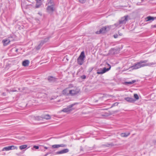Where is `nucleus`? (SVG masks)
Masks as SVG:
<instances>
[{"label":"nucleus","mask_w":156,"mask_h":156,"mask_svg":"<svg viewBox=\"0 0 156 156\" xmlns=\"http://www.w3.org/2000/svg\"><path fill=\"white\" fill-rule=\"evenodd\" d=\"M130 134V133L128 132L127 133H122L121 134V136L122 137H127Z\"/></svg>","instance_id":"21"},{"label":"nucleus","mask_w":156,"mask_h":156,"mask_svg":"<svg viewBox=\"0 0 156 156\" xmlns=\"http://www.w3.org/2000/svg\"><path fill=\"white\" fill-rule=\"evenodd\" d=\"M85 57L84 51H82L77 58V62L78 64L80 65H82L84 62Z\"/></svg>","instance_id":"3"},{"label":"nucleus","mask_w":156,"mask_h":156,"mask_svg":"<svg viewBox=\"0 0 156 156\" xmlns=\"http://www.w3.org/2000/svg\"><path fill=\"white\" fill-rule=\"evenodd\" d=\"M42 119L41 116H37L35 117V119L38 121L41 120Z\"/></svg>","instance_id":"26"},{"label":"nucleus","mask_w":156,"mask_h":156,"mask_svg":"<svg viewBox=\"0 0 156 156\" xmlns=\"http://www.w3.org/2000/svg\"><path fill=\"white\" fill-rule=\"evenodd\" d=\"M108 65L110 66L109 68H106L105 67L103 69L98 70L97 73L98 74H103L109 70L111 68V66L109 65Z\"/></svg>","instance_id":"7"},{"label":"nucleus","mask_w":156,"mask_h":156,"mask_svg":"<svg viewBox=\"0 0 156 156\" xmlns=\"http://www.w3.org/2000/svg\"><path fill=\"white\" fill-rule=\"evenodd\" d=\"M128 16L127 15L125 16H124L122 17L119 21V24H121V26L125 25L128 20Z\"/></svg>","instance_id":"5"},{"label":"nucleus","mask_w":156,"mask_h":156,"mask_svg":"<svg viewBox=\"0 0 156 156\" xmlns=\"http://www.w3.org/2000/svg\"><path fill=\"white\" fill-rule=\"evenodd\" d=\"M151 27L152 28H156V25H152Z\"/></svg>","instance_id":"38"},{"label":"nucleus","mask_w":156,"mask_h":156,"mask_svg":"<svg viewBox=\"0 0 156 156\" xmlns=\"http://www.w3.org/2000/svg\"><path fill=\"white\" fill-rule=\"evenodd\" d=\"M77 104V103H75L70 105L67 106L66 108H63L62 111L65 112H70L73 110L72 108Z\"/></svg>","instance_id":"4"},{"label":"nucleus","mask_w":156,"mask_h":156,"mask_svg":"<svg viewBox=\"0 0 156 156\" xmlns=\"http://www.w3.org/2000/svg\"><path fill=\"white\" fill-rule=\"evenodd\" d=\"M154 19H156V17H154Z\"/></svg>","instance_id":"43"},{"label":"nucleus","mask_w":156,"mask_h":156,"mask_svg":"<svg viewBox=\"0 0 156 156\" xmlns=\"http://www.w3.org/2000/svg\"><path fill=\"white\" fill-rule=\"evenodd\" d=\"M50 151H51V152H50L48 153H47L44 156H47L48 154H52V152L51 151V150Z\"/></svg>","instance_id":"34"},{"label":"nucleus","mask_w":156,"mask_h":156,"mask_svg":"<svg viewBox=\"0 0 156 156\" xmlns=\"http://www.w3.org/2000/svg\"><path fill=\"white\" fill-rule=\"evenodd\" d=\"M41 117L43 119H45L47 120L49 119H51L50 116L48 114L42 115H41Z\"/></svg>","instance_id":"19"},{"label":"nucleus","mask_w":156,"mask_h":156,"mask_svg":"<svg viewBox=\"0 0 156 156\" xmlns=\"http://www.w3.org/2000/svg\"><path fill=\"white\" fill-rule=\"evenodd\" d=\"M124 99L127 102L129 103H134L136 101V100H134L133 98H125Z\"/></svg>","instance_id":"12"},{"label":"nucleus","mask_w":156,"mask_h":156,"mask_svg":"<svg viewBox=\"0 0 156 156\" xmlns=\"http://www.w3.org/2000/svg\"><path fill=\"white\" fill-rule=\"evenodd\" d=\"M48 5H54V3L53 2V0H50L48 2Z\"/></svg>","instance_id":"27"},{"label":"nucleus","mask_w":156,"mask_h":156,"mask_svg":"<svg viewBox=\"0 0 156 156\" xmlns=\"http://www.w3.org/2000/svg\"><path fill=\"white\" fill-rule=\"evenodd\" d=\"M69 95H74L77 94L79 93V91L76 90H69Z\"/></svg>","instance_id":"15"},{"label":"nucleus","mask_w":156,"mask_h":156,"mask_svg":"<svg viewBox=\"0 0 156 156\" xmlns=\"http://www.w3.org/2000/svg\"><path fill=\"white\" fill-rule=\"evenodd\" d=\"M11 37H10L9 38V39H5L2 40V42L4 46H7L9 44L11 41L10 38Z\"/></svg>","instance_id":"10"},{"label":"nucleus","mask_w":156,"mask_h":156,"mask_svg":"<svg viewBox=\"0 0 156 156\" xmlns=\"http://www.w3.org/2000/svg\"><path fill=\"white\" fill-rule=\"evenodd\" d=\"M49 40L48 38H46L44 39V40H41L40 44L38 45L37 46L35 47L36 49L37 50H39L41 47L42 46L43 44L47 42Z\"/></svg>","instance_id":"6"},{"label":"nucleus","mask_w":156,"mask_h":156,"mask_svg":"<svg viewBox=\"0 0 156 156\" xmlns=\"http://www.w3.org/2000/svg\"><path fill=\"white\" fill-rule=\"evenodd\" d=\"M154 20V17L151 16H148L145 18V20L146 22H147L150 20Z\"/></svg>","instance_id":"17"},{"label":"nucleus","mask_w":156,"mask_h":156,"mask_svg":"<svg viewBox=\"0 0 156 156\" xmlns=\"http://www.w3.org/2000/svg\"><path fill=\"white\" fill-rule=\"evenodd\" d=\"M105 146L107 147H110V146H113V144L112 143L111 144H107L105 145Z\"/></svg>","instance_id":"29"},{"label":"nucleus","mask_w":156,"mask_h":156,"mask_svg":"<svg viewBox=\"0 0 156 156\" xmlns=\"http://www.w3.org/2000/svg\"><path fill=\"white\" fill-rule=\"evenodd\" d=\"M118 35L117 34H115L114 35V37L115 38H117L118 37Z\"/></svg>","instance_id":"36"},{"label":"nucleus","mask_w":156,"mask_h":156,"mask_svg":"<svg viewBox=\"0 0 156 156\" xmlns=\"http://www.w3.org/2000/svg\"><path fill=\"white\" fill-rule=\"evenodd\" d=\"M114 25L107 26L102 28L99 31H97L96 33L97 34H99L101 33H104L108 31Z\"/></svg>","instance_id":"2"},{"label":"nucleus","mask_w":156,"mask_h":156,"mask_svg":"<svg viewBox=\"0 0 156 156\" xmlns=\"http://www.w3.org/2000/svg\"><path fill=\"white\" fill-rule=\"evenodd\" d=\"M93 69V68H92L91 69V70L90 71V72Z\"/></svg>","instance_id":"42"},{"label":"nucleus","mask_w":156,"mask_h":156,"mask_svg":"<svg viewBox=\"0 0 156 156\" xmlns=\"http://www.w3.org/2000/svg\"><path fill=\"white\" fill-rule=\"evenodd\" d=\"M36 4L35 7L36 8H39L41 5V1H38V0H36Z\"/></svg>","instance_id":"20"},{"label":"nucleus","mask_w":156,"mask_h":156,"mask_svg":"<svg viewBox=\"0 0 156 156\" xmlns=\"http://www.w3.org/2000/svg\"><path fill=\"white\" fill-rule=\"evenodd\" d=\"M39 147L38 146H34V148H35L36 149H38L39 148Z\"/></svg>","instance_id":"37"},{"label":"nucleus","mask_w":156,"mask_h":156,"mask_svg":"<svg viewBox=\"0 0 156 156\" xmlns=\"http://www.w3.org/2000/svg\"><path fill=\"white\" fill-rule=\"evenodd\" d=\"M27 147V145H21V146H20L19 148L20 150H22L23 149L26 148Z\"/></svg>","instance_id":"24"},{"label":"nucleus","mask_w":156,"mask_h":156,"mask_svg":"<svg viewBox=\"0 0 156 156\" xmlns=\"http://www.w3.org/2000/svg\"><path fill=\"white\" fill-rule=\"evenodd\" d=\"M59 147H66V144H59Z\"/></svg>","instance_id":"30"},{"label":"nucleus","mask_w":156,"mask_h":156,"mask_svg":"<svg viewBox=\"0 0 156 156\" xmlns=\"http://www.w3.org/2000/svg\"><path fill=\"white\" fill-rule=\"evenodd\" d=\"M15 149H17V147L13 145H12L4 147L2 149V151H8L10 150H14Z\"/></svg>","instance_id":"8"},{"label":"nucleus","mask_w":156,"mask_h":156,"mask_svg":"<svg viewBox=\"0 0 156 156\" xmlns=\"http://www.w3.org/2000/svg\"><path fill=\"white\" fill-rule=\"evenodd\" d=\"M69 90L68 88H66L62 90V94L64 95L69 96Z\"/></svg>","instance_id":"13"},{"label":"nucleus","mask_w":156,"mask_h":156,"mask_svg":"<svg viewBox=\"0 0 156 156\" xmlns=\"http://www.w3.org/2000/svg\"><path fill=\"white\" fill-rule=\"evenodd\" d=\"M16 91H17V90H16L12 89H10L9 90V92H16Z\"/></svg>","instance_id":"33"},{"label":"nucleus","mask_w":156,"mask_h":156,"mask_svg":"<svg viewBox=\"0 0 156 156\" xmlns=\"http://www.w3.org/2000/svg\"><path fill=\"white\" fill-rule=\"evenodd\" d=\"M118 105V104L117 103H114V104H113L112 105V107H113V106H116V105Z\"/></svg>","instance_id":"35"},{"label":"nucleus","mask_w":156,"mask_h":156,"mask_svg":"<svg viewBox=\"0 0 156 156\" xmlns=\"http://www.w3.org/2000/svg\"><path fill=\"white\" fill-rule=\"evenodd\" d=\"M52 148H57L59 147V144H55L52 145Z\"/></svg>","instance_id":"25"},{"label":"nucleus","mask_w":156,"mask_h":156,"mask_svg":"<svg viewBox=\"0 0 156 156\" xmlns=\"http://www.w3.org/2000/svg\"><path fill=\"white\" fill-rule=\"evenodd\" d=\"M54 5H48L47 8V10L48 12L49 13L52 12L54 11Z\"/></svg>","instance_id":"11"},{"label":"nucleus","mask_w":156,"mask_h":156,"mask_svg":"<svg viewBox=\"0 0 156 156\" xmlns=\"http://www.w3.org/2000/svg\"><path fill=\"white\" fill-rule=\"evenodd\" d=\"M148 62L147 60H141L139 62L135 63L133 66L129 67L132 69H136L141 67L145 66V63Z\"/></svg>","instance_id":"1"},{"label":"nucleus","mask_w":156,"mask_h":156,"mask_svg":"<svg viewBox=\"0 0 156 156\" xmlns=\"http://www.w3.org/2000/svg\"><path fill=\"white\" fill-rule=\"evenodd\" d=\"M118 34L119 35L122 36V34L120 33L119 31L118 32Z\"/></svg>","instance_id":"39"},{"label":"nucleus","mask_w":156,"mask_h":156,"mask_svg":"<svg viewBox=\"0 0 156 156\" xmlns=\"http://www.w3.org/2000/svg\"><path fill=\"white\" fill-rule=\"evenodd\" d=\"M44 148L46 149H47L48 148L46 147H44Z\"/></svg>","instance_id":"40"},{"label":"nucleus","mask_w":156,"mask_h":156,"mask_svg":"<svg viewBox=\"0 0 156 156\" xmlns=\"http://www.w3.org/2000/svg\"><path fill=\"white\" fill-rule=\"evenodd\" d=\"M136 82V80H134L131 81L130 82H125V84L126 85L129 84H133L134 83H135Z\"/></svg>","instance_id":"22"},{"label":"nucleus","mask_w":156,"mask_h":156,"mask_svg":"<svg viewBox=\"0 0 156 156\" xmlns=\"http://www.w3.org/2000/svg\"><path fill=\"white\" fill-rule=\"evenodd\" d=\"M134 97L136 100H137L139 99V96L137 94H134Z\"/></svg>","instance_id":"28"},{"label":"nucleus","mask_w":156,"mask_h":156,"mask_svg":"<svg viewBox=\"0 0 156 156\" xmlns=\"http://www.w3.org/2000/svg\"><path fill=\"white\" fill-rule=\"evenodd\" d=\"M113 25L114 27L115 26V27L117 28H119V27L122 26L121 24H119V21L118 22L115 23Z\"/></svg>","instance_id":"23"},{"label":"nucleus","mask_w":156,"mask_h":156,"mask_svg":"<svg viewBox=\"0 0 156 156\" xmlns=\"http://www.w3.org/2000/svg\"><path fill=\"white\" fill-rule=\"evenodd\" d=\"M18 50V49H16V52H17Z\"/></svg>","instance_id":"41"},{"label":"nucleus","mask_w":156,"mask_h":156,"mask_svg":"<svg viewBox=\"0 0 156 156\" xmlns=\"http://www.w3.org/2000/svg\"><path fill=\"white\" fill-rule=\"evenodd\" d=\"M86 76L85 75H83L81 76V78L83 79H85L86 78Z\"/></svg>","instance_id":"32"},{"label":"nucleus","mask_w":156,"mask_h":156,"mask_svg":"<svg viewBox=\"0 0 156 156\" xmlns=\"http://www.w3.org/2000/svg\"><path fill=\"white\" fill-rule=\"evenodd\" d=\"M79 2L82 3H84L86 1V0H79Z\"/></svg>","instance_id":"31"},{"label":"nucleus","mask_w":156,"mask_h":156,"mask_svg":"<svg viewBox=\"0 0 156 156\" xmlns=\"http://www.w3.org/2000/svg\"><path fill=\"white\" fill-rule=\"evenodd\" d=\"M145 66H156V62L145 63Z\"/></svg>","instance_id":"16"},{"label":"nucleus","mask_w":156,"mask_h":156,"mask_svg":"<svg viewBox=\"0 0 156 156\" xmlns=\"http://www.w3.org/2000/svg\"><path fill=\"white\" fill-rule=\"evenodd\" d=\"M69 151V150L67 149H63L61 151H59L56 152L54 155H57V154H62L65 153H67Z\"/></svg>","instance_id":"9"},{"label":"nucleus","mask_w":156,"mask_h":156,"mask_svg":"<svg viewBox=\"0 0 156 156\" xmlns=\"http://www.w3.org/2000/svg\"><path fill=\"white\" fill-rule=\"evenodd\" d=\"M48 81L50 82H54L56 80V78L52 76H49L48 78Z\"/></svg>","instance_id":"14"},{"label":"nucleus","mask_w":156,"mask_h":156,"mask_svg":"<svg viewBox=\"0 0 156 156\" xmlns=\"http://www.w3.org/2000/svg\"><path fill=\"white\" fill-rule=\"evenodd\" d=\"M29 64V61L28 60H25L22 63V65L24 66H28Z\"/></svg>","instance_id":"18"},{"label":"nucleus","mask_w":156,"mask_h":156,"mask_svg":"<svg viewBox=\"0 0 156 156\" xmlns=\"http://www.w3.org/2000/svg\"><path fill=\"white\" fill-rule=\"evenodd\" d=\"M19 90H20V88H19Z\"/></svg>","instance_id":"44"}]
</instances>
